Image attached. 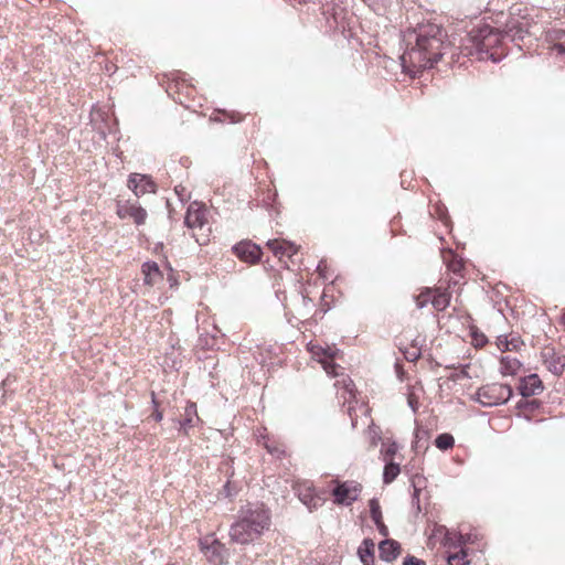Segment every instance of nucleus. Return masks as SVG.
<instances>
[{
    "label": "nucleus",
    "mask_w": 565,
    "mask_h": 565,
    "mask_svg": "<svg viewBox=\"0 0 565 565\" xmlns=\"http://www.w3.org/2000/svg\"><path fill=\"white\" fill-rule=\"evenodd\" d=\"M405 51L401 56L403 71L415 77L426 68H431L444 56L457 55V47L448 40L446 31L431 22L418 23L403 33Z\"/></svg>",
    "instance_id": "f257e3e1"
},
{
    "label": "nucleus",
    "mask_w": 565,
    "mask_h": 565,
    "mask_svg": "<svg viewBox=\"0 0 565 565\" xmlns=\"http://www.w3.org/2000/svg\"><path fill=\"white\" fill-rule=\"evenodd\" d=\"M269 525L270 514L264 504L247 503L239 509L228 534L232 542L244 545L258 539Z\"/></svg>",
    "instance_id": "f03ea898"
},
{
    "label": "nucleus",
    "mask_w": 565,
    "mask_h": 565,
    "mask_svg": "<svg viewBox=\"0 0 565 565\" xmlns=\"http://www.w3.org/2000/svg\"><path fill=\"white\" fill-rule=\"evenodd\" d=\"M513 395L509 384L492 383L481 386L475 394V399L482 406L491 407L505 404Z\"/></svg>",
    "instance_id": "7ed1b4c3"
},
{
    "label": "nucleus",
    "mask_w": 565,
    "mask_h": 565,
    "mask_svg": "<svg viewBox=\"0 0 565 565\" xmlns=\"http://www.w3.org/2000/svg\"><path fill=\"white\" fill-rule=\"evenodd\" d=\"M473 47L479 53H488L490 49L500 44L502 35L488 24L472 29L469 33Z\"/></svg>",
    "instance_id": "20e7f679"
},
{
    "label": "nucleus",
    "mask_w": 565,
    "mask_h": 565,
    "mask_svg": "<svg viewBox=\"0 0 565 565\" xmlns=\"http://www.w3.org/2000/svg\"><path fill=\"white\" fill-rule=\"evenodd\" d=\"M200 546L210 563L214 565L227 564L230 551L213 535H209L202 539L200 541Z\"/></svg>",
    "instance_id": "39448f33"
},
{
    "label": "nucleus",
    "mask_w": 565,
    "mask_h": 565,
    "mask_svg": "<svg viewBox=\"0 0 565 565\" xmlns=\"http://www.w3.org/2000/svg\"><path fill=\"white\" fill-rule=\"evenodd\" d=\"M362 487L356 481L338 482L337 487L332 490L334 502L342 505H351L358 500Z\"/></svg>",
    "instance_id": "423d86ee"
},
{
    "label": "nucleus",
    "mask_w": 565,
    "mask_h": 565,
    "mask_svg": "<svg viewBox=\"0 0 565 565\" xmlns=\"http://www.w3.org/2000/svg\"><path fill=\"white\" fill-rule=\"evenodd\" d=\"M207 210L205 206L196 201L189 204L184 217V224L190 230H202L207 223Z\"/></svg>",
    "instance_id": "0eeeda50"
},
{
    "label": "nucleus",
    "mask_w": 565,
    "mask_h": 565,
    "mask_svg": "<svg viewBox=\"0 0 565 565\" xmlns=\"http://www.w3.org/2000/svg\"><path fill=\"white\" fill-rule=\"evenodd\" d=\"M117 215L120 218L130 217L137 225H142L147 218V211L138 202L125 201L117 203Z\"/></svg>",
    "instance_id": "6e6552de"
},
{
    "label": "nucleus",
    "mask_w": 565,
    "mask_h": 565,
    "mask_svg": "<svg viewBox=\"0 0 565 565\" xmlns=\"http://www.w3.org/2000/svg\"><path fill=\"white\" fill-rule=\"evenodd\" d=\"M128 188L132 190L137 198L156 192L154 182L145 174L131 173L128 179Z\"/></svg>",
    "instance_id": "1a4fd4ad"
},
{
    "label": "nucleus",
    "mask_w": 565,
    "mask_h": 565,
    "mask_svg": "<svg viewBox=\"0 0 565 565\" xmlns=\"http://www.w3.org/2000/svg\"><path fill=\"white\" fill-rule=\"evenodd\" d=\"M235 255L243 262L255 264L260 259V248L250 242H241L233 247Z\"/></svg>",
    "instance_id": "9d476101"
},
{
    "label": "nucleus",
    "mask_w": 565,
    "mask_h": 565,
    "mask_svg": "<svg viewBox=\"0 0 565 565\" xmlns=\"http://www.w3.org/2000/svg\"><path fill=\"white\" fill-rule=\"evenodd\" d=\"M518 390L523 397H530L541 394L544 386L540 376L533 373L520 380Z\"/></svg>",
    "instance_id": "9b49d317"
},
{
    "label": "nucleus",
    "mask_w": 565,
    "mask_h": 565,
    "mask_svg": "<svg viewBox=\"0 0 565 565\" xmlns=\"http://www.w3.org/2000/svg\"><path fill=\"white\" fill-rule=\"evenodd\" d=\"M298 497L300 501L310 510H316L323 504V499L317 495L310 486L299 487Z\"/></svg>",
    "instance_id": "f8f14e48"
},
{
    "label": "nucleus",
    "mask_w": 565,
    "mask_h": 565,
    "mask_svg": "<svg viewBox=\"0 0 565 565\" xmlns=\"http://www.w3.org/2000/svg\"><path fill=\"white\" fill-rule=\"evenodd\" d=\"M544 364L547 370L556 376L563 374L565 370V358L557 355L553 350L543 354Z\"/></svg>",
    "instance_id": "ddd939ff"
},
{
    "label": "nucleus",
    "mask_w": 565,
    "mask_h": 565,
    "mask_svg": "<svg viewBox=\"0 0 565 565\" xmlns=\"http://www.w3.org/2000/svg\"><path fill=\"white\" fill-rule=\"evenodd\" d=\"M267 246L271 249L275 256H288L291 257L298 252V247L286 241L270 239L267 242Z\"/></svg>",
    "instance_id": "4468645a"
},
{
    "label": "nucleus",
    "mask_w": 565,
    "mask_h": 565,
    "mask_svg": "<svg viewBox=\"0 0 565 565\" xmlns=\"http://www.w3.org/2000/svg\"><path fill=\"white\" fill-rule=\"evenodd\" d=\"M380 557L385 562L394 561L401 552V545L394 540H384L379 545Z\"/></svg>",
    "instance_id": "2eb2a0df"
},
{
    "label": "nucleus",
    "mask_w": 565,
    "mask_h": 565,
    "mask_svg": "<svg viewBox=\"0 0 565 565\" xmlns=\"http://www.w3.org/2000/svg\"><path fill=\"white\" fill-rule=\"evenodd\" d=\"M374 542L371 539H364L358 548V555L363 565L374 564Z\"/></svg>",
    "instance_id": "dca6fc26"
},
{
    "label": "nucleus",
    "mask_w": 565,
    "mask_h": 565,
    "mask_svg": "<svg viewBox=\"0 0 565 565\" xmlns=\"http://www.w3.org/2000/svg\"><path fill=\"white\" fill-rule=\"evenodd\" d=\"M142 274H143V280L147 285H154L157 280L161 277V273L159 269V266L154 262H147L142 265Z\"/></svg>",
    "instance_id": "f3484780"
},
{
    "label": "nucleus",
    "mask_w": 565,
    "mask_h": 565,
    "mask_svg": "<svg viewBox=\"0 0 565 565\" xmlns=\"http://www.w3.org/2000/svg\"><path fill=\"white\" fill-rule=\"evenodd\" d=\"M198 420L199 416L196 405L194 403H189L184 409V418L180 420V429L186 433L188 429L193 427Z\"/></svg>",
    "instance_id": "a211bd4d"
},
{
    "label": "nucleus",
    "mask_w": 565,
    "mask_h": 565,
    "mask_svg": "<svg viewBox=\"0 0 565 565\" xmlns=\"http://www.w3.org/2000/svg\"><path fill=\"white\" fill-rule=\"evenodd\" d=\"M319 350L323 354V358L320 359V363L322 364L323 370L332 376H338V373L335 371L338 365L333 362L334 353L331 352L330 348H328V349L319 348Z\"/></svg>",
    "instance_id": "6ab92c4d"
},
{
    "label": "nucleus",
    "mask_w": 565,
    "mask_h": 565,
    "mask_svg": "<svg viewBox=\"0 0 565 565\" xmlns=\"http://www.w3.org/2000/svg\"><path fill=\"white\" fill-rule=\"evenodd\" d=\"M385 467L383 471V481L384 483L388 484L393 482L396 477L401 472L399 463H395L393 461H385Z\"/></svg>",
    "instance_id": "aec40b11"
},
{
    "label": "nucleus",
    "mask_w": 565,
    "mask_h": 565,
    "mask_svg": "<svg viewBox=\"0 0 565 565\" xmlns=\"http://www.w3.org/2000/svg\"><path fill=\"white\" fill-rule=\"evenodd\" d=\"M450 302V295L446 291H440L433 296L431 305L438 311L445 310Z\"/></svg>",
    "instance_id": "412c9836"
},
{
    "label": "nucleus",
    "mask_w": 565,
    "mask_h": 565,
    "mask_svg": "<svg viewBox=\"0 0 565 565\" xmlns=\"http://www.w3.org/2000/svg\"><path fill=\"white\" fill-rule=\"evenodd\" d=\"M501 365L503 374H514L521 366L516 359H510L509 356L501 359Z\"/></svg>",
    "instance_id": "4be33fe9"
},
{
    "label": "nucleus",
    "mask_w": 565,
    "mask_h": 565,
    "mask_svg": "<svg viewBox=\"0 0 565 565\" xmlns=\"http://www.w3.org/2000/svg\"><path fill=\"white\" fill-rule=\"evenodd\" d=\"M455 444V439L450 434H440L435 439V445L440 450H447Z\"/></svg>",
    "instance_id": "5701e85b"
},
{
    "label": "nucleus",
    "mask_w": 565,
    "mask_h": 565,
    "mask_svg": "<svg viewBox=\"0 0 565 565\" xmlns=\"http://www.w3.org/2000/svg\"><path fill=\"white\" fill-rule=\"evenodd\" d=\"M447 562L449 565H468L469 564V561L467 559V554L465 551L449 554L447 556Z\"/></svg>",
    "instance_id": "b1692460"
},
{
    "label": "nucleus",
    "mask_w": 565,
    "mask_h": 565,
    "mask_svg": "<svg viewBox=\"0 0 565 565\" xmlns=\"http://www.w3.org/2000/svg\"><path fill=\"white\" fill-rule=\"evenodd\" d=\"M370 512L374 523H380V521H382V511L380 503L376 499L370 500Z\"/></svg>",
    "instance_id": "393cba45"
},
{
    "label": "nucleus",
    "mask_w": 565,
    "mask_h": 565,
    "mask_svg": "<svg viewBox=\"0 0 565 565\" xmlns=\"http://www.w3.org/2000/svg\"><path fill=\"white\" fill-rule=\"evenodd\" d=\"M397 450L398 445L395 441L390 443L387 447L382 451L384 461H392Z\"/></svg>",
    "instance_id": "a878e982"
},
{
    "label": "nucleus",
    "mask_w": 565,
    "mask_h": 565,
    "mask_svg": "<svg viewBox=\"0 0 565 565\" xmlns=\"http://www.w3.org/2000/svg\"><path fill=\"white\" fill-rule=\"evenodd\" d=\"M431 291L430 290H426V291H423L420 292L417 297H416V305L419 309L424 308L427 302H431Z\"/></svg>",
    "instance_id": "bb28decb"
},
{
    "label": "nucleus",
    "mask_w": 565,
    "mask_h": 565,
    "mask_svg": "<svg viewBox=\"0 0 565 565\" xmlns=\"http://www.w3.org/2000/svg\"><path fill=\"white\" fill-rule=\"evenodd\" d=\"M404 565H426V563L415 556H407L404 559Z\"/></svg>",
    "instance_id": "cd10ccee"
},
{
    "label": "nucleus",
    "mask_w": 565,
    "mask_h": 565,
    "mask_svg": "<svg viewBox=\"0 0 565 565\" xmlns=\"http://www.w3.org/2000/svg\"><path fill=\"white\" fill-rule=\"evenodd\" d=\"M419 356H420V351L417 349L405 353V358L408 361H416Z\"/></svg>",
    "instance_id": "c85d7f7f"
},
{
    "label": "nucleus",
    "mask_w": 565,
    "mask_h": 565,
    "mask_svg": "<svg viewBox=\"0 0 565 565\" xmlns=\"http://www.w3.org/2000/svg\"><path fill=\"white\" fill-rule=\"evenodd\" d=\"M375 524L377 526V530H379L380 534H382L383 536H387L388 535V529L383 523V521H380V523H375Z\"/></svg>",
    "instance_id": "c756f323"
},
{
    "label": "nucleus",
    "mask_w": 565,
    "mask_h": 565,
    "mask_svg": "<svg viewBox=\"0 0 565 565\" xmlns=\"http://www.w3.org/2000/svg\"><path fill=\"white\" fill-rule=\"evenodd\" d=\"M553 50L557 52V54H565V45L559 40L553 45Z\"/></svg>",
    "instance_id": "7c9ffc66"
},
{
    "label": "nucleus",
    "mask_w": 565,
    "mask_h": 565,
    "mask_svg": "<svg viewBox=\"0 0 565 565\" xmlns=\"http://www.w3.org/2000/svg\"><path fill=\"white\" fill-rule=\"evenodd\" d=\"M264 445L271 455L279 456L282 452L278 447H271L266 443Z\"/></svg>",
    "instance_id": "2f4dec72"
},
{
    "label": "nucleus",
    "mask_w": 565,
    "mask_h": 565,
    "mask_svg": "<svg viewBox=\"0 0 565 565\" xmlns=\"http://www.w3.org/2000/svg\"><path fill=\"white\" fill-rule=\"evenodd\" d=\"M264 445L271 455L279 456L282 452L278 447H271L266 443Z\"/></svg>",
    "instance_id": "473e14b6"
},
{
    "label": "nucleus",
    "mask_w": 565,
    "mask_h": 565,
    "mask_svg": "<svg viewBox=\"0 0 565 565\" xmlns=\"http://www.w3.org/2000/svg\"><path fill=\"white\" fill-rule=\"evenodd\" d=\"M526 404V409H530V411H534L539 407L540 403L537 401H527L525 402Z\"/></svg>",
    "instance_id": "72a5a7b5"
},
{
    "label": "nucleus",
    "mask_w": 565,
    "mask_h": 565,
    "mask_svg": "<svg viewBox=\"0 0 565 565\" xmlns=\"http://www.w3.org/2000/svg\"><path fill=\"white\" fill-rule=\"evenodd\" d=\"M353 386L354 384L351 380H349L348 382L344 381V388L348 391L350 396H353Z\"/></svg>",
    "instance_id": "f704fd0d"
},
{
    "label": "nucleus",
    "mask_w": 565,
    "mask_h": 565,
    "mask_svg": "<svg viewBox=\"0 0 565 565\" xmlns=\"http://www.w3.org/2000/svg\"><path fill=\"white\" fill-rule=\"evenodd\" d=\"M498 345H499V348H501V345H503V350H510L508 341L507 340L503 341L501 338H499Z\"/></svg>",
    "instance_id": "c9c22d12"
},
{
    "label": "nucleus",
    "mask_w": 565,
    "mask_h": 565,
    "mask_svg": "<svg viewBox=\"0 0 565 565\" xmlns=\"http://www.w3.org/2000/svg\"><path fill=\"white\" fill-rule=\"evenodd\" d=\"M153 418L157 422H160L162 419V413L157 411L156 413H153Z\"/></svg>",
    "instance_id": "e433bc0d"
},
{
    "label": "nucleus",
    "mask_w": 565,
    "mask_h": 565,
    "mask_svg": "<svg viewBox=\"0 0 565 565\" xmlns=\"http://www.w3.org/2000/svg\"><path fill=\"white\" fill-rule=\"evenodd\" d=\"M301 300H302L305 306H308V305L311 303V300L309 298H307V297H301Z\"/></svg>",
    "instance_id": "4c0bfd02"
},
{
    "label": "nucleus",
    "mask_w": 565,
    "mask_h": 565,
    "mask_svg": "<svg viewBox=\"0 0 565 565\" xmlns=\"http://www.w3.org/2000/svg\"><path fill=\"white\" fill-rule=\"evenodd\" d=\"M525 402H526V401H520V402L518 403V407H519V408H526V404H525Z\"/></svg>",
    "instance_id": "58836bf2"
},
{
    "label": "nucleus",
    "mask_w": 565,
    "mask_h": 565,
    "mask_svg": "<svg viewBox=\"0 0 565 565\" xmlns=\"http://www.w3.org/2000/svg\"><path fill=\"white\" fill-rule=\"evenodd\" d=\"M559 321L565 327V311L562 313Z\"/></svg>",
    "instance_id": "ea45409f"
},
{
    "label": "nucleus",
    "mask_w": 565,
    "mask_h": 565,
    "mask_svg": "<svg viewBox=\"0 0 565 565\" xmlns=\"http://www.w3.org/2000/svg\"><path fill=\"white\" fill-rule=\"evenodd\" d=\"M182 191H184V188H181V190L175 189V193H178L179 195H181Z\"/></svg>",
    "instance_id": "a19ab883"
},
{
    "label": "nucleus",
    "mask_w": 565,
    "mask_h": 565,
    "mask_svg": "<svg viewBox=\"0 0 565 565\" xmlns=\"http://www.w3.org/2000/svg\"><path fill=\"white\" fill-rule=\"evenodd\" d=\"M182 191H184V188H181V190L175 189V193H178L179 195H181Z\"/></svg>",
    "instance_id": "79ce46f5"
},
{
    "label": "nucleus",
    "mask_w": 565,
    "mask_h": 565,
    "mask_svg": "<svg viewBox=\"0 0 565 565\" xmlns=\"http://www.w3.org/2000/svg\"><path fill=\"white\" fill-rule=\"evenodd\" d=\"M182 191H184V188H181V190L175 189V193H178L179 195H181Z\"/></svg>",
    "instance_id": "37998d69"
},
{
    "label": "nucleus",
    "mask_w": 565,
    "mask_h": 565,
    "mask_svg": "<svg viewBox=\"0 0 565 565\" xmlns=\"http://www.w3.org/2000/svg\"><path fill=\"white\" fill-rule=\"evenodd\" d=\"M417 495H418V490H417V489H415V492H414V499H417V500H418Z\"/></svg>",
    "instance_id": "c03bdc74"
},
{
    "label": "nucleus",
    "mask_w": 565,
    "mask_h": 565,
    "mask_svg": "<svg viewBox=\"0 0 565 565\" xmlns=\"http://www.w3.org/2000/svg\"><path fill=\"white\" fill-rule=\"evenodd\" d=\"M195 241H196L200 245L204 244V242H201V239H200L199 237H195Z\"/></svg>",
    "instance_id": "a18cd8bd"
},
{
    "label": "nucleus",
    "mask_w": 565,
    "mask_h": 565,
    "mask_svg": "<svg viewBox=\"0 0 565 565\" xmlns=\"http://www.w3.org/2000/svg\"><path fill=\"white\" fill-rule=\"evenodd\" d=\"M490 57L495 62L497 58L494 57V54L493 53H490Z\"/></svg>",
    "instance_id": "49530a36"
}]
</instances>
